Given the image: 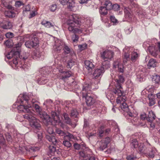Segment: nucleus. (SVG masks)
I'll use <instances>...</instances> for the list:
<instances>
[{
    "label": "nucleus",
    "instance_id": "nucleus-48",
    "mask_svg": "<svg viewBox=\"0 0 160 160\" xmlns=\"http://www.w3.org/2000/svg\"><path fill=\"white\" fill-rule=\"evenodd\" d=\"M56 133L60 136H65L66 133L59 129H57L56 130Z\"/></svg>",
    "mask_w": 160,
    "mask_h": 160
},
{
    "label": "nucleus",
    "instance_id": "nucleus-4",
    "mask_svg": "<svg viewBox=\"0 0 160 160\" xmlns=\"http://www.w3.org/2000/svg\"><path fill=\"white\" fill-rule=\"evenodd\" d=\"M75 15H71L69 16V18L67 21L68 25V29L70 32L74 33L80 34L82 33L81 30L77 28L80 27V23Z\"/></svg>",
    "mask_w": 160,
    "mask_h": 160
},
{
    "label": "nucleus",
    "instance_id": "nucleus-29",
    "mask_svg": "<svg viewBox=\"0 0 160 160\" xmlns=\"http://www.w3.org/2000/svg\"><path fill=\"white\" fill-rule=\"evenodd\" d=\"M76 138L72 134L67 132L64 137V140L67 139L70 141L72 139H73L75 140Z\"/></svg>",
    "mask_w": 160,
    "mask_h": 160
},
{
    "label": "nucleus",
    "instance_id": "nucleus-33",
    "mask_svg": "<svg viewBox=\"0 0 160 160\" xmlns=\"http://www.w3.org/2000/svg\"><path fill=\"white\" fill-rule=\"evenodd\" d=\"M32 43L33 44L34 47L36 46L39 43V41L38 38L35 36H31L30 37Z\"/></svg>",
    "mask_w": 160,
    "mask_h": 160
},
{
    "label": "nucleus",
    "instance_id": "nucleus-58",
    "mask_svg": "<svg viewBox=\"0 0 160 160\" xmlns=\"http://www.w3.org/2000/svg\"><path fill=\"white\" fill-rule=\"evenodd\" d=\"M127 112V114L130 117H131V118H132L133 117L136 116L137 115L136 114L134 113H133L129 111V109L128 112Z\"/></svg>",
    "mask_w": 160,
    "mask_h": 160
},
{
    "label": "nucleus",
    "instance_id": "nucleus-5",
    "mask_svg": "<svg viewBox=\"0 0 160 160\" xmlns=\"http://www.w3.org/2000/svg\"><path fill=\"white\" fill-rule=\"evenodd\" d=\"M139 151L150 158H153L157 152L156 149L152 147L149 143L147 144L145 147L143 144H141L139 147Z\"/></svg>",
    "mask_w": 160,
    "mask_h": 160
},
{
    "label": "nucleus",
    "instance_id": "nucleus-64",
    "mask_svg": "<svg viewBox=\"0 0 160 160\" xmlns=\"http://www.w3.org/2000/svg\"><path fill=\"white\" fill-rule=\"evenodd\" d=\"M78 39V35L75 34L72 37V39L73 41L74 42L77 41Z\"/></svg>",
    "mask_w": 160,
    "mask_h": 160
},
{
    "label": "nucleus",
    "instance_id": "nucleus-15",
    "mask_svg": "<svg viewBox=\"0 0 160 160\" xmlns=\"http://www.w3.org/2000/svg\"><path fill=\"white\" fill-rule=\"evenodd\" d=\"M111 139L109 137H106L102 139L100 144L99 148L101 151H103L104 149L106 148L108 144L111 141Z\"/></svg>",
    "mask_w": 160,
    "mask_h": 160
},
{
    "label": "nucleus",
    "instance_id": "nucleus-36",
    "mask_svg": "<svg viewBox=\"0 0 160 160\" xmlns=\"http://www.w3.org/2000/svg\"><path fill=\"white\" fill-rule=\"evenodd\" d=\"M130 119L131 120V122L134 125L138 126L140 125V123L138 121V119L136 116L133 117L132 118H130Z\"/></svg>",
    "mask_w": 160,
    "mask_h": 160
},
{
    "label": "nucleus",
    "instance_id": "nucleus-26",
    "mask_svg": "<svg viewBox=\"0 0 160 160\" xmlns=\"http://www.w3.org/2000/svg\"><path fill=\"white\" fill-rule=\"evenodd\" d=\"M149 50L150 52L153 56L156 57L158 55V51L156 49L155 47L151 46L149 47Z\"/></svg>",
    "mask_w": 160,
    "mask_h": 160
},
{
    "label": "nucleus",
    "instance_id": "nucleus-38",
    "mask_svg": "<svg viewBox=\"0 0 160 160\" xmlns=\"http://www.w3.org/2000/svg\"><path fill=\"white\" fill-rule=\"evenodd\" d=\"M138 56L139 55L137 52H133L131 53V60L132 62H135L138 59Z\"/></svg>",
    "mask_w": 160,
    "mask_h": 160
},
{
    "label": "nucleus",
    "instance_id": "nucleus-17",
    "mask_svg": "<svg viewBox=\"0 0 160 160\" xmlns=\"http://www.w3.org/2000/svg\"><path fill=\"white\" fill-rule=\"evenodd\" d=\"M60 73V79L64 80L67 78L70 77L72 75L70 71H63L62 70H59Z\"/></svg>",
    "mask_w": 160,
    "mask_h": 160
},
{
    "label": "nucleus",
    "instance_id": "nucleus-16",
    "mask_svg": "<svg viewBox=\"0 0 160 160\" xmlns=\"http://www.w3.org/2000/svg\"><path fill=\"white\" fill-rule=\"evenodd\" d=\"M113 67L115 68H118L119 71L121 72H123L124 67L121 63V60L120 59H118L114 62L113 63Z\"/></svg>",
    "mask_w": 160,
    "mask_h": 160
},
{
    "label": "nucleus",
    "instance_id": "nucleus-56",
    "mask_svg": "<svg viewBox=\"0 0 160 160\" xmlns=\"http://www.w3.org/2000/svg\"><path fill=\"white\" fill-rule=\"evenodd\" d=\"M6 37L8 38H12L14 37L13 34L11 32H8L5 34Z\"/></svg>",
    "mask_w": 160,
    "mask_h": 160
},
{
    "label": "nucleus",
    "instance_id": "nucleus-52",
    "mask_svg": "<svg viewBox=\"0 0 160 160\" xmlns=\"http://www.w3.org/2000/svg\"><path fill=\"white\" fill-rule=\"evenodd\" d=\"M78 47L81 50H83L87 48V45L86 43L82 45H79Z\"/></svg>",
    "mask_w": 160,
    "mask_h": 160
},
{
    "label": "nucleus",
    "instance_id": "nucleus-9",
    "mask_svg": "<svg viewBox=\"0 0 160 160\" xmlns=\"http://www.w3.org/2000/svg\"><path fill=\"white\" fill-rule=\"evenodd\" d=\"M105 67L102 66L95 70L92 74V78L94 79H98V83L100 82V79L105 71Z\"/></svg>",
    "mask_w": 160,
    "mask_h": 160
},
{
    "label": "nucleus",
    "instance_id": "nucleus-55",
    "mask_svg": "<svg viewBox=\"0 0 160 160\" xmlns=\"http://www.w3.org/2000/svg\"><path fill=\"white\" fill-rule=\"evenodd\" d=\"M57 8V5L56 4H52L49 8L50 11L52 12L55 11Z\"/></svg>",
    "mask_w": 160,
    "mask_h": 160
},
{
    "label": "nucleus",
    "instance_id": "nucleus-63",
    "mask_svg": "<svg viewBox=\"0 0 160 160\" xmlns=\"http://www.w3.org/2000/svg\"><path fill=\"white\" fill-rule=\"evenodd\" d=\"M69 0H59L60 3L63 5H65L68 3Z\"/></svg>",
    "mask_w": 160,
    "mask_h": 160
},
{
    "label": "nucleus",
    "instance_id": "nucleus-3",
    "mask_svg": "<svg viewBox=\"0 0 160 160\" xmlns=\"http://www.w3.org/2000/svg\"><path fill=\"white\" fill-rule=\"evenodd\" d=\"M91 86L88 84H84L82 89V97L85 98L87 106V109H89L93 106L95 100L91 94Z\"/></svg>",
    "mask_w": 160,
    "mask_h": 160
},
{
    "label": "nucleus",
    "instance_id": "nucleus-51",
    "mask_svg": "<svg viewBox=\"0 0 160 160\" xmlns=\"http://www.w3.org/2000/svg\"><path fill=\"white\" fill-rule=\"evenodd\" d=\"M42 54V53L40 52L39 50H36L34 52L35 56L38 58L41 57Z\"/></svg>",
    "mask_w": 160,
    "mask_h": 160
},
{
    "label": "nucleus",
    "instance_id": "nucleus-27",
    "mask_svg": "<svg viewBox=\"0 0 160 160\" xmlns=\"http://www.w3.org/2000/svg\"><path fill=\"white\" fill-rule=\"evenodd\" d=\"M156 118V116L153 112L151 111L149 112L148 117L147 118V119L148 122L152 121L154 120Z\"/></svg>",
    "mask_w": 160,
    "mask_h": 160
},
{
    "label": "nucleus",
    "instance_id": "nucleus-30",
    "mask_svg": "<svg viewBox=\"0 0 160 160\" xmlns=\"http://www.w3.org/2000/svg\"><path fill=\"white\" fill-rule=\"evenodd\" d=\"M148 98L149 100V105L150 106L154 105L155 103L154 96L152 94L148 95Z\"/></svg>",
    "mask_w": 160,
    "mask_h": 160
},
{
    "label": "nucleus",
    "instance_id": "nucleus-32",
    "mask_svg": "<svg viewBox=\"0 0 160 160\" xmlns=\"http://www.w3.org/2000/svg\"><path fill=\"white\" fill-rule=\"evenodd\" d=\"M63 50L64 51L63 53L65 55L66 54L70 53L71 52V48L65 44L63 46Z\"/></svg>",
    "mask_w": 160,
    "mask_h": 160
},
{
    "label": "nucleus",
    "instance_id": "nucleus-40",
    "mask_svg": "<svg viewBox=\"0 0 160 160\" xmlns=\"http://www.w3.org/2000/svg\"><path fill=\"white\" fill-rule=\"evenodd\" d=\"M43 105L46 106L47 107L50 108L53 105L52 101L50 99L47 100L43 103Z\"/></svg>",
    "mask_w": 160,
    "mask_h": 160
},
{
    "label": "nucleus",
    "instance_id": "nucleus-47",
    "mask_svg": "<svg viewBox=\"0 0 160 160\" xmlns=\"http://www.w3.org/2000/svg\"><path fill=\"white\" fill-rule=\"evenodd\" d=\"M4 6L7 8L9 9L13 10L14 8L10 4L8 3L7 2H4L3 3Z\"/></svg>",
    "mask_w": 160,
    "mask_h": 160
},
{
    "label": "nucleus",
    "instance_id": "nucleus-37",
    "mask_svg": "<svg viewBox=\"0 0 160 160\" xmlns=\"http://www.w3.org/2000/svg\"><path fill=\"white\" fill-rule=\"evenodd\" d=\"M33 108L35 109L37 113L39 114H41V111L42 110V108L39 106L37 104H33L32 105H31Z\"/></svg>",
    "mask_w": 160,
    "mask_h": 160
},
{
    "label": "nucleus",
    "instance_id": "nucleus-54",
    "mask_svg": "<svg viewBox=\"0 0 160 160\" xmlns=\"http://www.w3.org/2000/svg\"><path fill=\"white\" fill-rule=\"evenodd\" d=\"M23 5V4L22 2L18 1L15 2V6L17 8H19L20 7L21 5Z\"/></svg>",
    "mask_w": 160,
    "mask_h": 160
},
{
    "label": "nucleus",
    "instance_id": "nucleus-59",
    "mask_svg": "<svg viewBox=\"0 0 160 160\" xmlns=\"http://www.w3.org/2000/svg\"><path fill=\"white\" fill-rule=\"evenodd\" d=\"M64 120L65 121V122L67 124L71 125H72V123L71 121V120L69 117L67 118V119H65Z\"/></svg>",
    "mask_w": 160,
    "mask_h": 160
},
{
    "label": "nucleus",
    "instance_id": "nucleus-49",
    "mask_svg": "<svg viewBox=\"0 0 160 160\" xmlns=\"http://www.w3.org/2000/svg\"><path fill=\"white\" fill-rule=\"evenodd\" d=\"M25 45L27 47L29 48L34 47L33 44L32 43L31 40H28L26 41L25 43Z\"/></svg>",
    "mask_w": 160,
    "mask_h": 160
},
{
    "label": "nucleus",
    "instance_id": "nucleus-35",
    "mask_svg": "<svg viewBox=\"0 0 160 160\" xmlns=\"http://www.w3.org/2000/svg\"><path fill=\"white\" fill-rule=\"evenodd\" d=\"M56 150V147L53 145H51L49 148L48 153L49 155L53 156L54 155Z\"/></svg>",
    "mask_w": 160,
    "mask_h": 160
},
{
    "label": "nucleus",
    "instance_id": "nucleus-21",
    "mask_svg": "<svg viewBox=\"0 0 160 160\" xmlns=\"http://www.w3.org/2000/svg\"><path fill=\"white\" fill-rule=\"evenodd\" d=\"M13 10L9 9L8 10H5L4 12L5 16L9 18L15 17L16 13Z\"/></svg>",
    "mask_w": 160,
    "mask_h": 160
},
{
    "label": "nucleus",
    "instance_id": "nucleus-44",
    "mask_svg": "<svg viewBox=\"0 0 160 160\" xmlns=\"http://www.w3.org/2000/svg\"><path fill=\"white\" fill-rule=\"evenodd\" d=\"M110 18L111 22L113 23V25H115L118 23V20L114 16H110Z\"/></svg>",
    "mask_w": 160,
    "mask_h": 160
},
{
    "label": "nucleus",
    "instance_id": "nucleus-2",
    "mask_svg": "<svg viewBox=\"0 0 160 160\" xmlns=\"http://www.w3.org/2000/svg\"><path fill=\"white\" fill-rule=\"evenodd\" d=\"M34 114L33 112L30 114H25L23 115V117L25 119H27L29 122L31 126L33 128H34V132L37 134L38 138H40L42 136L41 132H39L41 128L39 121L34 117Z\"/></svg>",
    "mask_w": 160,
    "mask_h": 160
},
{
    "label": "nucleus",
    "instance_id": "nucleus-28",
    "mask_svg": "<svg viewBox=\"0 0 160 160\" xmlns=\"http://www.w3.org/2000/svg\"><path fill=\"white\" fill-rule=\"evenodd\" d=\"M26 94L29 97V99L28 98V105H29V104L31 105L30 103V102H31L32 104V105L33 104H35V103L37 102V100L34 99L33 98L34 97V96L32 95V93H30L29 95H28L26 93Z\"/></svg>",
    "mask_w": 160,
    "mask_h": 160
},
{
    "label": "nucleus",
    "instance_id": "nucleus-1",
    "mask_svg": "<svg viewBox=\"0 0 160 160\" xmlns=\"http://www.w3.org/2000/svg\"><path fill=\"white\" fill-rule=\"evenodd\" d=\"M29 97L26 94V93H23L20 94L19 96V98L18 99L16 103H18L20 101V105H18L17 108L19 111L26 112V114H30L33 112L32 110L31 105L29 104L28 105V100L29 99Z\"/></svg>",
    "mask_w": 160,
    "mask_h": 160
},
{
    "label": "nucleus",
    "instance_id": "nucleus-6",
    "mask_svg": "<svg viewBox=\"0 0 160 160\" xmlns=\"http://www.w3.org/2000/svg\"><path fill=\"white\" fill-rule=\"evenodd\" d=\"M114 52L112 51L106 50L101 52V56L103 61L102 65L105 69H108L110 67L109 60H111L113 57Z\"/></svg>",
    "mask_w": 160,
    "mask_h": 160
},
{
    "label": "nucleus",
    "instance_id": "nucleus-20",
    "mask_svg": "<svg viewBox=\"0 0 160 160\" xmlns=\"http://www.w3.org/2000/svg\"><path fill=\"white\" fill-rule=\"evenodd\" d=\"M85 67L90 72L94 68V65L92 61L86 60L85 61Z\"/></svg>",
    "mask_w": 160,
    "mask_h": 160
},
{
    "label": "nucleus",
    "instance_id": "nucleus-25",
    "mask_svg": "<svg viewBox=\"0 0 160 160\" xmlns=\"http://www.w3.org/2000/svg\"><path fill=\"white\" fill-rule=\"evenodd\" d=\"M46 138L49 142H51L53 145L56 144L58 142V140L54 136L46 135Z\"/></svg>",
    "mask_w": 160,
    "mask_h": 160
},
{
    "label": "nucleus",
    "instance_id": "nucleus-13",
    "mask_svg": "<svg viewBox=\"0 0 160 160\" xmlns=\"http://www.w3.org/2000/svg\"><path fill=\"white\" fill-rule=\"evenodd\" d=\"M134 135H132L130 140V145L132 148L135 149L138 148L139 150V147L142 143H138V139L134 138Z\"/></svg>",
    "mask_w": 160,
    "mask_h": 160
},
{
    "label": "nucleus",
    "instance_id": "nucleus-41",
    "mask_svg": "<svg viewBox=\"0 0 160 160\" xmlns=\"http://www.w3.org/2000/svg\"><path fill=\"white\" fill-rule=\"evenodd\" d=\"M71 116L73 118H77L78 115V112L76 109H73L71 111Z\"/></svg>",
    "mask_w": 160,
    "mask_h": 160
},
{
    "label": "nucleus",
    "instance_id": "nucleus-22",
    "mask_svg": "<svg viewBox=\"0 0 160 160\" xmlns=\"http://www.w3.org/2000/svg\"><path fill=\"white\" fill-rule=\"evenodd\" d=\"M41 23L47 28H50L52 27L54 29H55L57 27L56 26H54V23H51L50 22L46 20H43L42 22Z\"/></svg>",
    "mask_w": 160,
    "mask_h": 160
},
{
    "label": "nucleus",
    "instance_id": "nucleus-42",
    "mask_svg": "<svg viewBox=\"0 0 160 160\" xmlns=\"http://www.w3.org/2000/svg\"><path fill=\"white\" fill-rule=\"evenodd\" d=\"M73 0H69V2L68 3V8L71 10H72L73 8L75 7V3Z\"/></svg>",
    "mask_w": 160,
    "mask_h": 160
},
{
    "label": "nucleus",
    "instance_id": "nucleus-14",
    "mask_svg": "<svg viewBox=\"0 0 160 160\" xmlns=\"http://www.w3.org/2000/svg\"><path fill=\"white\" fill-rule=\"evenodd\" d=\"M133 48L131 47H126L124 49V52L123 56V62L124 63H126L127 61L130 59L129 51L132 50Z\"/></svg>",
    "mask_w": 160,
    "mask_h": 160
},
{
    "label": "nucleus",
    "instance_id": "nucleus-19",
    "mask_svg": "<svg viewBox=\"0 0 160 160\" xmlns=\"http://www.w3.org/2000/svg\"><path fill=\"white\" fill-rule=\"evenodd\" d=\"M137 81L140 82L143 81L145 80V73L142 71H138L137 73Z\"/></svg>",
    "mask_w": 160,
    "mask_h": 160
},
{
    "label": "nucleus",
    "instance_id": "nucleus-62",
    "mask_svg": "<svg viewBox=\"0 0 160 160\" xmlns=\"http://www.w3.org/2000/svg\"><path fill=\"white\" fill-rule=\"evenodd\" d=\"M47 130L48 132L50 134H52L54 132L52 128L48 127Z\"/></svg>",
    "mask_w": 160,
    "mask_h": 160
},
{
    "label": "nucleus",
    "instance_id": "nucleus-46",
    "mask_svg": "<svg viewBox=\"0 0 160 160\" xmlns=\"http://www.w3.org/2000/svg\"><path fill=\"white\" fill-rule=\"evenodd\" d=\"M75 62V60H70L69 61L68 63L67 66V68H71L74 65Z\"/></svg>",
    "mask_w": 160,
    "mask_h": 160
},
{
    "label": "nucleus",
    "instance_id": "nucleus-57",
    "mask_svg": "<svg viewBox=\"0 0 160 160\" xmlns=\"http://www.w3.org/2000/svg\"><path fill=\"white\" fill-rule=\"evenodd\" d=\"M30 9V5H28L25 6L23 7V12L29 11Z\"/></svg>",
    "mask_w": 160,
    "mask_h": 160
},
{
    "label": "nucleus",
    "instance_id": "nucleus-18",
    "mask_svg": "<svg viewBox=\"0 0 160 160\" xmlns=\"http://www.w3.org/2000/svg\"><path fill=\"white\" fill-rule=\"evenodd\" d=\"M1 27L4 29H9L12 28V23L9 21H5L4 22H1Z\"/></svg>",
    "mask_w": 160,
    "mask_h": 160
},
{
    "label": "nucleus",
    "instance_id": "nucleus-45",
    "mask_svg": "<svg viewBox=\"0 0 160 160\" xmlns=\"http://www.w3.org/2000/svg\"><path fill=\"white\" fill-rule=\"evenodd\" d=\"M63 144L64 146L68 148H70L72 146L71 143L67 139L64 140L63 142Z\"/></svg>",
    "mask_w": 160,
    "mask_h": 160
},
{
    "label": "nucleus",
    "instance_id": "nucleus-8",
    "mask_svg": "<svg viewBox=\"0 0 160 160\" xmlns=\"http://www.w3.org/2000/svg\"><path fill=\"white\" fill-rule=\"evenodd\" d=\"M114 96L115 97L117 96L116 102L118 104L121 103V105H120L121 108L124 112H128L129 109L128 106L126 103L125 102L126 98L124 95L123 93H122V95L120 96Z\"/></svg>",
    "mask_w": 160,
    "mask_h": 160
},
{
    "label": "nucleus",
    "instance_id": "nucleus-23",
    "mask_svg": "<svg viewBox=\"0 0 160 160\" xmlns=\"http://www.w3.org/2000/svg\"><path fill=\"white\" fill-rule=\"evenodd\" d=\"M74 148L77 150H81L82 151H84L87 149L85 144L83 143L80 145L77 143H75L73 145Z\"/></svg>",
    "mask_w": 160,
    "mask_h": 160
},
{
    "label": "nucleus",
    "instance_id": "nucleus-61",
    "mask_svg": "<svg viewBox=\"0 0 160 160\" xmlns=\"http://www.w3.org/2000/svg\"><path fill=\"white\" fill-rule=\"evenodd\" d=\"M5 136L7 141L8 142H11L12 140L11 137L9 133H7L6 134Z\"/></svg>",
    "mask_w": 160,
    "mask_h": 160
},
{
    "label": "nucleus",
    "instance_id": "nucleus-12",
    "mask_svg": "<svg viewBox=\"0 0 160 160\" xmlns=\"http://www.w3.org/2000/svg\"><path fill=\"white\" fill-rule=\"evenodd\" d=\"M64 44L65 43L62 40L57 39L53 46L55 51L58 52H60Z\"/></svg>",
    "mask_w": 160,
    "mask_h": 160
},
{
    "label": "nucleus",
    "instance_id": "nucleus-39",
    "mask_svg": "<svg viewBox=\"0 0 160 160\" xmlns=\"http://www.w3.org/2000/svg\"><path fill=\"white\" fill-rule=\"evenodd\" d=\"M108 10L104 6H101L100 8L99 12L101 15L104 16L107 14Z\"/></svg>",
    "mask_w": 160,
    "mask_h": 160
},
{
    "label": "nucleus",
    "instance_id": "nucleus-50",
    "mask_svg": "<svg viewBox=\"0 0 160 160\" xmlns=\"http://www.w3.org/2000/svg\"><path fill=\"white\" fill-rule=\"evenodd\" d=\"M120 6L119 5L115 4L112 5V9H113L115 11H118L120 9Z\"/></svg>",
    "mask_w": 160,
    "mask_h": 160
},
{
    "label": "nucleus",
    "instance_id": "nucleus-60",
    "mask_svg": "<svg viewBox=\"0 0 160 160\" xmlns=\"http://www.w3.org/2000/svg\"><path fill=\"white\" fill-rule=\"evenodd\" d=\"M21 68L23 69L24 71L27 70L29 68V66L26 65V64H24L22 65H21L20 66Z\"/></svg>",
    "mask_w": 160,
    "mask_h": 160
},
{
    "label": "nucleus",
    "instance_id": "nucleus-43",
    "mask_svg": "<svg viewBox=\"0 0 160 160\" xmlns=\"http://www.w3.org/2000/svg\"><path fill=\"white\" fill-rule=\"evenodd\" d=\"M152 80L156 83L159 84L160 82V77L159 75H156L153 77Z\"/></svg>",
    "mask_w": 160,
    "mask_h": 160
},
{
    "label": "nucleus",
    "instance_id": "nucleus-7",
    "mask_svg": "<svg viewBox=\"0 0 160 160\" xmlns=\"http://www.w3.org/2000/svg\"><path fill=\"white\" fill-rule=\"evenodd\" d=\"M124 81V79L123 76L120 75L119 76L118 79L117 80L116 84V88L113 89L112 94L113 96H120L122 95L123 91L122 87V84Z\"/></svg>",
    "mask_w": 160,
    "mask_h": 160
},
{
    "label": "nucleus",
    "instance_id": "nucleus-53",
    "mask_svg": "<svg viewBox=\"0 0 160 160\" xmlns=\"http://www.w3.org/2000/svg\"><path fill=\"white\" fill-rule=\"evenodd\" d=\"M98 135L100 137H102L104 134H105L104 131L102 128H101L98 130Z\"/></svg>",
    "mask_w": 160,
    "mask_h": 160
},
{
    "label": "nucleus",
    "instance_id": "nucleus-31",
    "mask_svg": "<svg viewBox=\"0 0 160 160\" xmlns=\"http://www.w3.org/2000/svg\"><path fill=\"white\" fill-rule=\"evenodd\" d=\"M48 80L44 77L38 79L37 81L38 83L41 85L45 84L48 82Z\"/></svg>",
    "mask_w": 160,
    "mask_h": 160
},
{
    "label": "nucleus",
    "instance_id": "nucleus-10",
    "mask_svg": "<svg viewBox=\"0 0 160 160\" xmlns=\"http://www.w3.org/2000/svg\"><path fill=\"white\" fill-rule=\"evenodd\" d=\"M25 56H22V55H20L19 52L18 51H14L13 50L10 52L7 55V57L9 59H11L12 57H16L17 55L19 56V58L23 61H24L28 58L29 56L28 53H25Z\"/></svg>",
    "mask_w": 160,
    "mask_h": 160
},
{
    "label": "nucleus",
    "instance_id": "nucleus-34",
    "mask_svg": "<svg viewBox=\"0 0 160 160\" xmlns=\"http://www.w3.org/2000/svg\"><path fill=\"white\" fill-rule=\"evenodd\" d=\"M104 7L108 10H109L112 9V4L109 1H106L105 2L104 4Z\"/></svg>",
    "mask_w": 160,
    "mask_h": 160
},
{
    "label": "nucleus",
    "instance_id": "nucleus-11",
    "mask_svg": "<svg viewBox=\"0 0 160 160\" xmlns=\"http://www.w3.org/2000/svg\"><path fill=\"white\" fill-rule=\"evenodd\" d=\"M51 116L52 117V118L49 116H48L47 117H48L49 118V121L48 122L49 124H50L53 125H55L57 123L60 122L58 114L56 112L52 111L51 112Z\"/></svg>",
    "mask_w": 160,
    "mask_h": 160
},
{
    "label": "nucleus",
    "instance_id": "nucleus-24",
    "mask_svg": "<svg viewBox=\"0 0 160 160\" xmlns=\"http://www.w3.org/2000/svg\"><path fill=\"white\" fill-rule=\"evenodd\" d=\"M157 61L153 58H151L149 60L148 62L147 66L148 68H154L157 66Z\"/></svg>",
    "mask_w": 160,
    "mask_h": 160
}]
</instances>
